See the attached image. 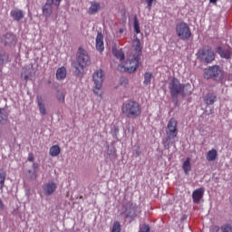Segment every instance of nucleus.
Masks as SVG:
<instances>
[{"instance_id":"nucleus-1","label":"nucleus","mask_w":232,"mask_h":232,"mask_svg":"<svg viewBox=\"0 0 232 232\" xmlns=\"http://www.w3.org/2000/svg\"><path fill=\"white\" fill-rule=\"evenodd\" d=\"M121 113L127 119H139L142 115V107L133 100H129L121 105Z\"/></svg>"},{"instance_id":"nucleus-2","label":"nucleus","mask_w":232,"mask_h":232,"mask_svg":"<svg viewBox=\"0 0 232 232\" xmlns=\"http://www.w3.org/2000/svg\"><path fill=\"white\" fill-rule=\"evenodd\" d=\"M178 126L179 121L177 119L170 118L165 130L167 137L162 142L165 150H169V148H171V140L177 139V136L179 135Z\"/></svg>"},{"instance_id":"nucleus-3","label":"nucleus","mask_w":232,"mask_h":232,"mask_svg":"<svg viewBox=\"0 0 232 232\" xmlns=\"http://www.w3.org/2000/svg\"><path fill=\"white\" fill-rule=\"evenodd\" d=\"M76 62L77 63L75 64V73L77 75H81L82 72H84V68L86 66H90L92 64V60H90V55H88V52L82 47H80L78 49V53L76 55Z\"/></svg>"},{"instance_id":"nucleus-4","label":"nucleus","mask_w":232,"mask_h":232,"mask_svg":"<svg viewBox=\"0 0 232 232\" xmlns=\"http://www.w3.org/2000/svg\"><path fill=\"white\" fill-rule=\"evenodd\" d=\"M186 85L184 83H180V81L177 78H172V80L169 83V89L170 92L171 97L178 98L179 95H186V92H184Z\"/></svg>"},{"instance_id":"nucleus-5","label":"nucleus","mask_w":232,"mask_h":232,"mask_svg":"<svg viewBox=\"0 0 232 232\" xmlns=\"http://www.w3.org/2000/svg\"><path fill=\"white\" fill-rule=\"evenodd\" d=\"M176 34L181 41H189L191 39V29L189 24L185 22H180L176 25Z\"/></svg>"},{"instance_id":"nucleus-6","label":"nucleus","mask_w":232,"mask_h":232,"mask_svg":"<svg viewBox=\"0 0 232 232\" xmlns=\"http://www.w3.org/2000/svg\"><path fill=\"white\" fill-rule=\"evenodd\" d=\"M222 77H224V71L218 65L209 66L208 69H205V79H214V81H220Z\"/></svg>"},{"instance_id":"nucleus-7","label":"nucleus","mask_w":232,"mask_h":232,"mask_svg":"<svg viewBox=\"0 0 232 232\" xmlns=\"http://www.w3.org/2000/svg\"><path fill=\"white\" fill-rule=\"evenodd\" d=\"M197 57L201 61V63H213L215 60V52L211 49V47L199 49L197 53Z\"/></svg>"},{"instance_id":"nucleus-8","label":"nucleus","mask_w":232,"mask_h":232,"mask_svg":"<svg viewBox=\"0 0 232 232\" xmlns=\"http://www.w3.org/2000/svg\"><path fill=\"white\" fill-rule=\"evenodd\" d=\"M92 81L95 84L93 92L95 95H100L101 97V94H99V92L97 91L102 88V82L104 81V72H102V70H98L92 74Z\"/></svg>"},{"instance_id":"nucleus-9","label":"nucleus","mask_w":232,"mask_h":232,"mask_svg":"<svg viewBox=\"0 0 232 232\" xmlns=\"http://www.w3.org/2000/svg\"><path fill=\"white\" fill-rule=\"evenodd\" d=\"M56 189H57V183L53 182V180L44 184L43 186V191L45 197H51L53 193H55Z\"/></svg>"},{"instance_id":"nucleus-10","label":"nucleus","mask_w":232,"mask_h":232,"mask_svg":"<svg viewBox=\"0 0 232 232\" xmlns=\"http://www.w3.org/2000/svg\"><path fill=\"white\" fill-rule=\"evenodd\" d=\"M119 68H121L123 72H129V73H133V72H136L137 69L139 68V57H134L130 61V65L129 66H119Z\"/></svg>"},{"instance_id":"nucleus-11","label":"nucleus","mask_w":232,"mask_h":232,"mask_svg":"<svg viewBox=\"0 0 232 232\" xmlns=\"http://www.w3.org/2000/svg\"><path fill=\"white\" fill-rule=\"evenodd\" d=\"M204 191H205L204 188L202 187L193 191L192 198H193L194 204H200V200L204 198Z\"/></svg>"},{"instance_id":"nucleus-12","label":"nucleus","mask_w":232,"mask_h":232,"mask_svg":"<svg viewBox=\"0 0 232 232\" xmlns=\"http://www.w3.org/2000/svg\"><path fill=\"white\" fill-rule=\"evenodd\" d=\"M2 43L5 46H10V44H15V35L12 33H7L6 34L1 37Z\"/></svg>"},{"instance_id":"nucleus-13","label":"nucleus","mask_w":232,"mask_h":232,"mask_svg":"<svg viewBox=\"0 0 232 232\" xmlns=\"http://www.w3.org/2000/svg\"><path fill=\"white\" fill-rule=\"evenodd\" d=\"M42 12L45 17H50L53 12V5L46 0L45 5L42 8Z\"/></svg>"},{"instance_id":"nucleus-14","label":"nucleus","mask_w":232,"mask_h":232,"mask_svg":"<svg viewBox=\"0 0 232 232\" xmlns=\"http://www.w3.org/2000/svg\"><path fill=\"white\" fill-rule=\"evenodd\" d=\"M96 49L98 52H104V36L101 33L96 36Z\"/></svg>"},{"instance_id":"nucleus-15","label":"nucleus","mask_w":232,"mask_h":232,"mask_svg":"<svg viewBox=\"0 0 232 232\" xmlns=\"http://www.w3.org/2000/svg\"><path fill=\"white\" fill-rule=\"evenodd\" d=\"M217 53L222 57V59H231V50L230 49H222V47H218L216 49Z\"/></svg>"},{"instance_id":"nucleus-16","label":"nucleus","mask_w":232,"mask_h":232,"mask_svg":"<svg viewBox=\"0 0 232 232\" xmlns=\"http://www.w3.org/2000/svg\"><path fill=\"white\" fill-rule=\"evenodd\" d=\"M204 102L208 106L215 104V102H217V94L213 92L207 93L206 96L204 97Z\"/></svg>"},{"instance_id":"nucleus-17","label":"nucleus","mask_w":232,"mask_h":232,"mask_svg":"<svg viewBox=\"0 0 232 232\" xmlns=\"http://www.w3.org/2000/svg\"><path fill=\"white\" fill-rule=\"evenodd\" d=\"M10 15L14 21H21L24 17V12L20 9H14L10 12Z\"/></svg>"},{"instance_id":"nucleus-18","label":"nucleus","mask_w":232,"mask_h":232,"mask_svg":"<svg viewBox=\"0 0 232 232\" xmlns=\"http://www.w3.org/2000/svg\"><path fill=\"white\" fill-rule=\"evenodd\" d=\"M217 157H218V151L217 150L212 149L208 151L206 159L208 162H213V160H217Z\"/></svg>"},{"instance_id":"nucleus-19","label":"nucleus","mask_w":232,"mask_h":232,"mask_svg":"<svg viewBox=\"0 0 232 232\" xmlns=\"http://www.w3.org/2000/svg\"><path fill=\"white\" fill-rule=\"evenodd\" d=\"M182 169L185 175H189V171H191V158L186 159V160L182 164Z\"/></svg>"},{"instance_id":"nucleus-20","label":"nucleus","mask_w":232,"mask_h":232,"mask_svg":"<svg viewBox=\"0 0 232 232\" xmlns=\"http://www.w3.org/2000/svg\"><path fill=\"white\" fill-rule=\"evenodd\" d=\"M101 10V4L94 2L92 3L91 6L89 7L88 14L89 15H93V14H97Z\"/></svg>"},{"instance_id":"nucleus-21","label":"nucleus","mask_w":232,"mask_h":232,"mask_svg":"<svg viewBox=\"0 0 232 232\" xmlns=\"http://www.w3.org/2000/svg\"><path fill=\"white\" fill-rule=\"evenodd\" d=\"M38 108L41 115H46V107L44 106V102H43V96H37Z\"/></svg>"},{"instance_id":"nucleus-22","label":"nucleus","mask_w":232,"mask_h":232,"mask_svg":"<svg viewBox=\"0 0 232 232\" xmlns=\"http://www.w3.org/2000/svg\"><path fill=\"white\" fill-rule=\"evenodd\" d=\"M56 79L58 81H63V79H66V68L60 67L56 71Z\"/></svg>"},{"instance_id":"nucleus-23","label":"nucleus","mask_w":232,"mask_h":232,"mask_svg":"<svg viewBox=\"0 0 232 232\" xmlns=\"http://www.w3.org/2000/svg\"><path fill=\"white\" fill-rule=\"evenodd\" d=\"M112 53L121 63H124V52H122V49H112Z\"/></svg>"},{"instance_id":"nucleus-24","label":"nucleus","mask_w":232,"mask_h":232,"mask_svg":"<svg viewBox=\"0 0 232 232\" xmlns=\"http://www.w3.org/2000/svg\"><path fill=\"white\" fill-rule=\"evenodd\" d=\"M60 153L61 147H59V145H53L50 148L49 155H51V157H58Z\"/></svg>"},{"instance_id":"nucleus-25","label":"nucleus","mask_w":232,"mask_h":232,"mask_svg":"<svg viewBox=\"0 0 232 232\" xmlns=\"http://www.w3.org/2000/svg\"><path fill=\"white\" fill-rule=\"evenodd\" d=\"M151 79H153V73L150 72H145L143 84L150 86V84H151Z\"/></svg>"},{"instance_id":"nucleus-26","label":"nucleus","mask_w":232,"mask_h":232,"mask_svg":"<svg viewBox=\"0 0 232 232\" xmlns=\"http://www.w3.org/2000/svg\"><path fill=\"white\" fill-rule=\"evenodd\" d=\"M8 119V114H6V111L5 109H0V124L6 122Z\"/></svg>"},{"instance_id":"nucleus-27","label":"nucleus","mask_w":232,"mask_h":232,"mask_svg":"<svg viewBox=\"0 0 232 232\" xmlns=\"http://www.w3.org/2000/svg\"><path fill=\"white\" fill-rule=\"evenodd\" d=\"M22 79H24V81H28V79H30L32 77V71L25 69L22 74H21Z\"/></svg>"},{"instance_id":"nucleus-28","label":"nucleus","mask_w":232,"mask_h":232,"mask_svg":"<svg viewBox=\"0 0 232 232\" xmlns=\"http://www.w3.org/2000/svg\"><path fill=\"white\" fill-rule=\"evenodd\" d=\"M134 32L135 34H140V24H139V18H137V16L134 17Z\"/></svg>"},{"instance_id":"nucleus-29","label":"nucleus","mask_w":232,"mask_h":232,"mask_svg":"<svg viewBox=\"0 0 232 232\" xmlns=\"http://www.w3.org/2000/svg\"><path fill=\"white\" fill-rule=\"evenodd\" d=\"M6 179V174L5 171L0 170V189H3L5 188V180Z\"/></svg>"},{"instance_id":"nucleus-30","label":"nucleus","mask_w":232,"mask_h":232,"mask_svg":"<svg viewBox=\"0 0 232 232\" xmlns=\"http://www.w3.org/2000/svg\"><path fill=\"white\" fill-rule=\"evenodd\" d=\"M5 61H8V54L5 51L0 52V64H3Z\"/></svg>"},{"instance_id":"nucleus-31","label":"nucleus","mask_w":232,"mask_h":232,"mask_svg":"<svg viewBox=\"0 0 232 232\" xmlns=\"http://www.w3.org/2000/svg\"><path fill=\"white\" fill-rule=\"evenodd\" d=\"M121 223L119 221H115L112 226L111 232H121Z\"/></svg>"},{"instance_id":"nucleus-32","label":"nucleus","mask_w":232,"mask_h":232,"mask_svg":"<svg viewBox=\"0 0 232 232\" xmlns=\"http://www.w3.org/2000/svg\"><path fill=\"white\" fill-rule=\"evenodd\" d=\"M66 95L63 92H58L56 98L58 102H60L62 104H64Z\"/></svg>"},{"instance_id":"nucleus-33","label":"nucleus","mask_w":232,"mask_h":232,"mask_svg":"<svg viewBox=\"0 0 232 232\" xmlns=\"http://www.w3.org/2000/svg\"><path fill=\"white\" fill-rule=\"evenodd\" d=\"M150 225L143 224V225L140 226L139 232H150Z\"/></svg>"},{"instance_id":"nucleus-34","label":"nucleus","mask_w":232,"mask_h":232,"mask_svg":"<svg viewBox=\"0 0 232 232\" xmlns=\"http://www.w3.org/2000/svg\"><path fill=\"white\" fill-rule=\"evenodd\" d=\"M135 50L136 52H138L139 54H140V52H142V49L140 47V41L139 40L137 41Z\"/></svg>"},{"instance_id":"nucleus-35","label":"nucleus","mask_w":232,"mask_h":232,"mask_svg":"<svg viewBox=\"0 0 232 232\" xmlns=\"http://www.w3.org/2000/svg\"><path fill=\"white\" fill-rule=\"evenodd\" d=\"M120 84H121V86H126L128 84V79L126 77H121L120 79Z\"/></svg>"},{"instance_id":"nucleus-36","label":"nucleus","mask_w":232,"mask_h":232,"mask_svg":"<svg viewBox=\"0 0 232 232\" xmlns=\"http://www.w3.org/2000/svg\"><path fill=\"white\" fill-rule=\"evenodd\" d=\"M142 153V151L140 150V147H137L136 150H134L133 155H135V157H140V155Z\"/></svg>"},{"instance_id":"nucleus-37","label":"nucleus","mask_w":232,"mask_h":232,"mask_svg":"<svg viewBox=\"0 0 232 232\" xmlns=\"http://www.w3.org/2000/svg\"><path fill=\"white\" fill-rule=\"evenodd\" d=\"M221 229L223 232H232V227H231V226H228V225L222 227Z\"/></svg>"},{"instance_id":"nucleus-38","label":"nucleus","mask_w":232,"mask_h":232,"mask_svg":"<svg viewBox=\"0 0 232 232\" xmlns=\"http://www.w3.org/2000/svg\"><path fill=\"white\" fill-rule=\"evenodd\" d=\"M156 1V0H146V3H147V8L149 10H151V6H153V2Z\"/></svg>"},{"instance_id":"nucleus-39","label":"nucleus","mask_w":232,"mask_h":232,"mask_svg":"<svg viewBox=\"0 0 232 232\" xmlns=\"http://www.w3.org/2000/svg\"><path fill=\"white\" fill-rule=\"evenodd\" d=\"M27 160H28L29 162H34V160H35V157L34 156V153L30 152V153L28 154Z\"/></svg>"},{"instance_id":"nucleus-40","label":"nucleus","mask_w":232,"mask_h":232,"mask_svg":"<svg viewBox=\"0 0 232 232\" xmlns=\"http://www.w3.org/2000/svg\"><path fill=\"white\" fill-rule=\"evenodd\" d=\"M0 211H5V203H3V200L0 198Z\"/></svg>"},{"instance_id":"nucleus-41","label":"nucleus","mask_w":232,"mask_h":232,"mask_svg":"<svg viewBox=\"0 0 232 232\" xmlns=\"http://www.w3.org/2000/svg\"><path fill=\"white\" fill-rule=\"evenodd\" d=\"M32 168L33 169H37V168H39V163H33Z\"/></svg>"},{"instance_id":"nucleus-42","label":"nucleus","mask_w":232,"mask_h":232,"mask_svg":"<svg viewBox=\"0 0 232 232\" xmlns=\"http://www.w3.org/2000/svg\"><path fill=\"white\" fill-rule=\"evenodd\" d=\"M213 229L216 231V232H218L220 230V227H214Z\"/></svg>"},{"instance_id":"nucleus-43","label":"nucleus","mask_w":232,"mask_h":232,"mask_svg":"<svg viewBox=\"0 0 232 232\" xmlns=\"http://www.w3.org/2000/svg\"><path fill=\"white\" fill-rule=\"evenodd\" d=\"M119 34H124V29H122V28L120 29V30H119Z\"/></svg>"},{"instance_id":"nucleus-44","label":"nucleus","mask_w":232,"mask_h":232,"mask_svg":"<svg viewBox=\"0 0 232 232\" xmlns=\"http://www.w3.org/2000/svg\"><path fill=\"white\" fill-rule=\"evenodd\" d=\"M34 179H37V172L34 170Z\"/></svg>"},{"instance_id":"nucleus-45","label":"nucleus","mask_w":232,"mask_h":232,"mask_svg":"<svg viewBox=\"0 0 232 232\" xmlns=\"http://www.w3.org/2000/svg\"><path fill=\"white\" fill-rule=\"evenodd\" d=\"M210 1V3H217V1H218V0H209Z\"/></svg>"},{"instance_id":"nucleus-46","label":"nucleus","mask_w":232,"mask_h":232,"mask_svg":"<svg viewBox=\"0 0 232 232\" xmlns=\"http://www.w3.org/2000/svg\"><path fill=\"white\" fill-rule=\"evenodd\" d=\"M31 68H34V65H31Z\"/></svg>"}]
</instances>
